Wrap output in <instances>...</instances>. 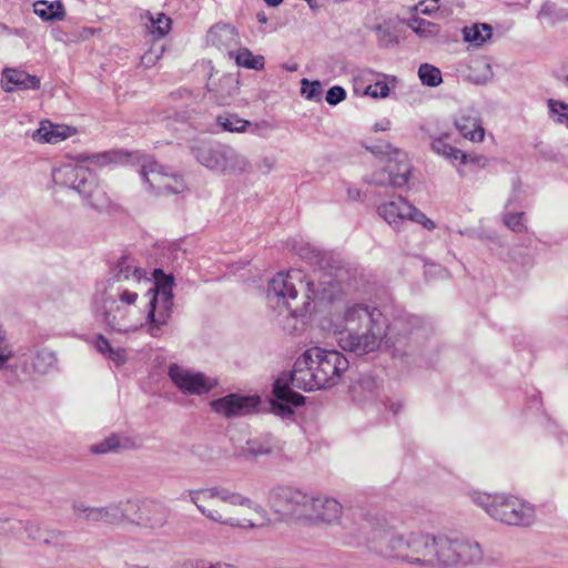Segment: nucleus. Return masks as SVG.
Instances as JSON below:
<instances>
[{
  "instance_id": "obj_1",
  "label": "nucleus",
  "mask_w": 568,
  "mask_h": 568,
  "mask_svg": "<svg viewBox=\"0 0 568 568\" xmlns=\"http://www.w3.org/2000/svg\"><path fill=\"white\" fill-rule=\"evenodd\" d=\"M339 292L341 283L329 275L305 280L301 270H291L277 273L268 282L266 300L278 315L296 320L305 315L312 302H332Z\"/></svg>"
},
{
  "instance_id": "obj_2",
  "label": "nucleus",
  "mask_w": 568,
  "mask_h": 568,
  "mask_svg": "<svg viewBox=\"0 0 568 568\" xmlns=\"http://www.w3.org/2000/svg\"><path fill=\"white\" fill-rule=\"evenodd\" d=\"M335 328L341 335L338 343L344 351L365 355L379 348L390 325L376 305L347 302L336 316Z\"/></svg>"
},
{
  "instance_id": "obj_3",
  "label": "nucleus",
  "mask_w": 568,
  "mask_h": 568,
  "mask_svg": "<svg viewBox=\"0 0 568 568\" xmlns=\"http://www.w3.org/2000/svg\"><path fill=\"white\" fill-rule=\"evenodd\" d=\"M348 366V359L341 352L312 347L295 361L290 382L305 392L331 388L341 382Z\"/></svg>"
},
{
  "instance_id": "obj_4",
  "label": "nucleus",
  "mask_w": 568,
  "mask_h": 568,
  "mask_svg": "<svg viewBox=\"0 0 568 568\" xmlns=\"http://www.w3.org/2000/svg\"><path fill=\"white\" fill-rule=\"evenodd\" d=\"M187 496L191 503L195 505L197 510L205 516L207 519L219 523L221 525L230 526V527H242V528H254L256 525L252 523L251 520H244V523H241L240 520L233 518V517H224L222 513L217 509H209L203 505V501L209 499H219L225 504H230L233 506H243L252 509L257 515H260L262 518H265L266 511L265 509L254 503L248 497L230 490L229 488L221 487V486H213L207 488H200V489H191L187 491Z\"/></svg>"
},
{
  "instance_id": "obj_5",
  "label": "nucleus",
  "mask_w": 568,
  "mask_h": 568,
  "mask_svg": "<svg viewBox=\"0 0 568 568\" xmlns=\"http://www.w3.org/2000/svg\"><path fill=\"white\" fill-rule=\"evenodd\" d=\"M51 175L55 185L78 192L85 204L95 210H104L111 203L94 174L80 163H63L53 168Z\"/></svg>"
},
{
  "instance_id": "obj_6",
  "label": "nucleus",
  "mask_w": 568,
  "mask_h": 568,
  "mask_svg": "<svg viewBox=\"0 0 568 568\" xmlns=\"http://www.w3.org/2000/svg\"><path fill=\"white\" fill-rule=\"evenodd\" d=\"M143 281L149 282L145 270L138 267L131 256L123 255L111 270L101 298L132 306L136 302Z\"/></svg>"
},
{
  "instance_id": "obj_7",
  "label": "nucleus",
  "mask_w": 568,
  "mask_h": 568,
  "mask_svg": "<svg viewBox=\"0 0 568 568\" xmlns=\"http://www.w3.org/2000/svg\"><path fill=\"white\" fill-rule=\"evenodd\" d=\"M471 501L483 508L491 518L514 526L530 525L535 518V509L521 499L504 494H486L473 491Z\"/></svg>"
},
{
  "instance_id": "obj_8",
  "label": "nucleus",
  "mask_w": 568,
  "mask_h": 568,
  "mask_svg": "<svg viewBox=\"0 0 568 568\" xmlns=\"http://www.w3.org/2000/svg\"><path fill=\"white\" fill-rule=\"evenodd\" d=\"M200 164L225 175L244 176L253 172L247 155L227 144H201L193 149Z\"/></svg>"
},
{
  "instance_id": "obj_9",
  "label": "nucleus",
  "mask_w": 568,
  "mask_h": 568,
  "mask_svg": "<svg viewBox=\"0 0 568 568\" xmlns=\"http://www.w3.org/2000/svg\"><path fill=\"white\" fill-rule=\"evenodd\" d=\"M153 276L154 282L149 288V294L152 296L149 302L148 332L153 337H158L172 315L174 277L160 268L154 270Z\"/></svg>"
},
{
  "instance_id": "obj_10",
  "label": "nucleus",
  "mask_w": 568,
  "mask_h": 568,
  "mask_svg": "<svg viewBox=\"0 0 568 568\" xmlns=\"http://www.w3.org/2000/svg\"><path fill=\"white\" fill-rule=\"evenodd\" d=\"M415 531L397 534L374 530L368 538V548L385 559L412 565Z\"/></svg>"
},
{
  "instance_id": "obj_11",
  "label": "nucleus",
  "mask_w": 568,
  "mask_h": 568,
  "mask_svg": "<svg viewBox=\"0 0 568 568\" xmlns=\"http://www.w3.org/2000/svg\"><path fill=\"white\" fill-rule=\"evenodd\" d=\"M369 146L368 150L374 154L386 153L389 159L385 169L374 172L369 179V183L375 185H392L394 187L404 186L409 179L410 163L405 152L393 148L390 144L384 146Z\"/></svg>"
},
{
  "instance_id": "obj_12",
  "label": "nucleus",
  "mask_w": 568,
  "mask_h": 568,
  "mask_svg": "<svg viewBox=\"0 0 568 568\" xmlns=\"http://www.w3.org/2000/svg\"><path fill=\"white\" fill-rule=\"evenodd\" d=\"M311 496L290 486L274 487L268 505L283 519H306Z\"/></svg>"
},
{
  "instance_id": "obj_13",
  "label": "nucleus",
  "mask_w": 568,
  "mask_h": 568,
  "mask_svg": "<svg viewBox=\"0 0 568 568\" xmlns=\"http://www.w3.org/2000/svg\"><path fill=\"white\" fill-rule=\"evenodd\" d=\"M140 175L148 189L158 195L179 194L185 189L180 175L160 166L151 156H143Z\"/></svg>"
},
{
  "instance_id": "obj_14",
  "label": "nucleus",
  "mask_w": 568,
  "mask_h": 568,
  "mask_svg": "<svg viewBox=\"0 0 568 568\" xmlns=\"http://www.w3.org/2000/svg\"><path fill=\"white\" fill-rule=\"evenodd\" d=\"M168 376L173 385L184 395H204L219 385L216 377L193 371L179 364H171Z\"/></svg>"
},
{
  "instance_id": "obj_15",
  "label": "nucleus",
  "mask_w": 568,
  "mask_h": 568,
  "mask_svg": "<svg viewBox=\"0 0 568 568\" xmlns=\"http://www.w3.org/2000/svg\"><path fill=\"white\" fill-rule=\"evenodd\" d=\"M352 398L362 405L365 404H379L388 408L395 416L402 409L399 400L389 398H382L379 383L372 376H362L355 381L349 388Z\"/></svg>"
},
{
  "instance_id": "obj_16",
  "label": "nucleus",
  "mask_w": 568,
  "mask_h": 568,
  "mask_svg": "<svg viewBox=\"0 0 568 568\" xmlns=\"http://www.w3.org/2000/svg\"><path fill=\"white\" fill-rule=\"evenodd\" d=\"M261 399L256 395L229 394L211 402L212 409L226 418L241 417L258 409Z\"/></svg>"
},
{
  "instance_id": "obj_17",
  "label": "nucleus",
  "mask_w": 568,
  "mask_h": 568,
  "mask_svg": "<svg viewBox=\"0 0 568 568\" xmlns=\"http://www.w3.org/2000/svg\"><path fill=\"white\" fill-rule=\"evenodd\" d=\"M377 212L390 226L398 230L409 219H423L424 213L409 204L404 197L395 196L382 203Z\"/></svg>"
},
{
  "instance_id": "obj_18",
  "label": "nucleus",
  "mask_w": 568,
  "mask_h": 568,
  "mask_svg": "<svg viewBox=\"0 0 568 568\" xmlns=\"http://www.w3.org/2000/svg\"><path fill=\"white\" fill-rule=\"evenodd\" d=\"M342 513L343 507L336 499L327 496H311L306 519L331 525L339 520Z\"/></svg>"
},
{
  "instance_id": "obj_19",
  "label": "nucleus",
  "mask_w": 568,
  "mask_h": 568,
  "mask_svg": "<svg viewBox=\"0 0 568 568\" xmlns=\"http://www.w3.org/2000/svg\"><path fill=\"white\" fill-rule=\"evenodd\" d=\"M290 378H278L273 386V395L275 397L272 400V410L283 417L287 418L293 415L292 406H301L304 403V396L295 393L287 382Z\"/></svg>"
},
{
  "instance_id": "obj_20",
  "label": "nucleus",
  "mask_w": 568,
  "mask_h": 568,
  "mask_svg": "<svg viewBox=\"0 0 568 568\" xmlns=\"http://www.w3.org/2000/svg\"><path fill=\"white\" fill-rule=\"evenodd\" d=\"M57 363L54 352L49 348L29 351L19 356V366L24 373L45 374Z\"/></svg>"
},
{
  "instance_id": "obj_21",
  "label": "nucleus",
  "mask_w": 568,
  "mask_h": 568,
  "mask_svg": "<svg viewBox=\"0 0 568 568\" xmlns=\"http://www.w3.org/2000/svg\"><path fill=\"white\" fill-rule=\"evenodd\" d=\"M283 452V445L273 435H264L248 439L243 447L242 455L247 459H258L267 456L280 455Z\"/></svg>"
},
{
  "instance_id": "obj_22",
  "label": "nucleus",
  "mask_w": 568,
  "mask_h": 568,
  "mask_svg": "<svg viewBox=\"0 0 568 568\" xmlns=\"http://www.w3.org/2000/svg\"><path fill=\"white\" fill-rule=\"evenodd\" d=\"M101 302L104 321L112 329L123 333L134 332L136 329L135 325L126 323L130 306L104 298H101Z\"/></svg>"
},
{
  "instance_id": "obj_23",
  "label": "nucleus",
  "mask_w": 568,
  "mask_h": 568,
  "mask_svg": "<svg viewBox=\"0 0 568 568\" xmlns=\"http://www.w3.org/2000/svg\"><path fill=\"white\" fill-rule=\"evenodd\" d=\"M436 536L415 531L412 566L434 567Z\"/></svg>"
},
{
  "instance_id": "obj_24",
  "label": "nucleus",
  "mask_w": 568,
  "mask_h": 568,
  "mask_svg": "<svg viewBox=\"0 0 568 568\" xmlns=\"http://www.w3.org/2000/svg\"><path fill=\"white\" fill-rule=\"evenodd\" d=\"M130 501H120L104 507H94L88 511L85 520L102 521L108 524H120L128 518Z\"/></svg>"
},
{
  "instance_id": "obj_25",
  "label": "nucleus",
  "mask_w": 568,
  "mask_h": 568,
  "mask_svg": "<svg viewBox=\"0 0 568 568\" xmlns=\"http://www.w3.org/2000/svg\"><path fill=\"white\" fill-rule=\"evenodd\" d=\"M169 510L159 501H146L140 508L138 524L151 529L162 528L168 520Z\"/></svg>"
},
{
  "instance_id": "obj_26",
  "label": "nucleus",
  "mask_w": 568,
  "mask_h": 568,
  "mask_svg": "<svg viewBox=\"0 0 568 568\" xmlns=\"http://www.w3.org/2000/svg\"><path fill=\"white\" fill-rule=\"evenodd\" d=\"M75 133V129L64 124H53L42 121L38 130L32 134L33 140L41 143L57 144Z\"/></svg>"
},
{
  "instance_id": "obj_27",
  "label": "nucleus",
  "mask_w": 568,
  "mask_h": 568,
  "mask_svg": "<svg viewBox=\"0 0 568 568\" xmlns=\"http://www.w3.org/2000/svg\"><path fill=\"white\" fill-rule=\"evenodd\" d=\"M457 542L458 538L436 536L434 567H456Z\"/></svg>"
},
{
  "instance_id": "obj_28",
  "label": "nucleus",
  "mask_w": 568,
  "mask_h": 568,
  "mask_svg": "<svg viewBox=\"0 0 568 568\" xmlns=\"http://www.w3.org/2000/svg\"><path fill=\"white\" fill-rule=\"evenodd\" d=\"M207 42L217 49L229 50L232 54L231 50L239 43L237 31L230 24H215L209 31Z\"/></svg>"
},
{
  "instance_id": "obj_29",
  "label": "nucleus",
  "mask_w": 568,
  "mask_h": 568,
  "mask_svg": "<svg viewBox=\"0 0 568 568\" xmlns=\"http://www.w3.org/2000/svg\"><path fill=\"white\" fill-rule=\"evenodd\" d=\"M454 125L465 139L473 142H480L485 136L480 120L471 113L460 114L454 120Z\"/></svg>"
},
{
  "instance_id": "obj_30",
  "label": "nucleus",
  "mask_w": 568,
  "mask_h": 568,
  "mask_svg": "<svg viewBox=\"0 0 568 568\" xmlns=\"http://www.w3.org/2000/svg\"><path fill=\"white\" fill-rule=\"evenodd\" d=\"M483 559V551L478 542L458 538L456 552V567L479 564Z\"/></svg>"
},
{
  "instance_id": "obj_31",
  "label": "nucleus",
  "mask_w": 568,
  "mask_h": 568,
  "mask_svg": "<svg viewBox=\"0 0 568 568\" xmlns=\"http://www.w3.org/2000/svg\"><path fill=\"white\" fill-rule=\"evenodd\" d=\"M98 353L110 361L114 366L120 367L128 361L126 351L123 347H113L108 338L99 334L93 341Z\"/></svg>"
},
{
  "instance_id": "obj_32",
  "label": "nucleus",
  "mask_w": 568,
  "mask_h": 568,
  "mask_svg": "<svg viewBox=\"0 0 568 568\" xmlns=\"http://www.w3.org/2000/svg\"><path fill=\"white\" fill-rule=\"evenodd\" d=\"M450 138L448 132L429 135L432 151L443 156L454 166H457L459 149L450 145L447 140Z\"/></svg>"
},
{
  "instance_id": "obj_33",
  "label": "nucleus",
  "mask_w": 568,
  "mask_h": 568,
  "mask_svg": "<svg viewBox=\"0 0 568 568\" xmlns=\"http://www.w3.org/2000/svg\"><path fill=\"white\" fill-rule=\"evenodd\" d=\"M210 91L217 104L229 105L239 92L237 81L232 75H223Z\"/></svg>"
},
{
  "instance_id": "obj_34",
  "label": "nucleus",
  "mask_w": 568,
  "mask_h": 568,
  "mask_svg": "<svg viewBox=\"0 0 568 568\" xmlns=\"http://www.w3.org/2000/svg\"><path fill=\"white\" fill-rule=\"evenodd\" d=\"M462 33L465 42L479 48L493 37V28L488 23H474L469 27H464Z\"/></svg>"
},
{
  "instance_id": "obj_35",
  "label": "nucleus",
  "mask_w": 568,
  "mask_h": 568,
  "mask_svg": "<svg viewBox=\"0 0 568 568\" xmlns=\"http://www.w3.org/2000/svg\"><path fill=\"white\" fill-rule=\"evenodd\" d=\"M216 125L224 132L245 133L251 126L248 120L240 118L236 113L223 112L215 119Z\"/></svg>"
},
{
  "instance_id": "obj_36",
  "label": "nucleus",
  "mask_w": 568,
  "mask_h": 568,
  "mask_svg": "<svg viewBox=\"0 0 568 568\" xmlns=\"http://www.w3.org/2000/svg\"><path fill=\"white\" fill-rule=\"evenodd\" d=\"M3 77L8 83L13 84L14 88L20 90H36L40 88V79L23 71L7 69L3 72Z\"/></svg>"
},
{
  "instance_id": "obj_37",
  "label": "nucleus",
  "mask_w": 568,
  "mask_h": 568,
  "mask_svg": "<svg viewBox=\"0 0 568 568\" xmlns=\"http://www.w3.org/2000/svg\"><path fill=\"white\" fill-rule=\"evenodd\" d=\"M149 23L146 28L154 38H163L171 30L172 20L164 13L152 14L148 12Z\"/></svg>"
},
{
  "instance_id": "obj_38",
  "label": "nucleus",
  "mask_w": 568,
  "mask_h": 568,
  "mask_svg": "<svg viewBox=\"0 0 568 568\" xmlns=\"http://www.w3.org/2000/svg\"><path fill=\"white\" fill-rule=\"evenodd\" d=\"M34 13L43 20H61L64 10L60 2L38 1L34 3Z\"/></svg>"
},
{
  "instance_id": "obj_39",
  "label": "nucleus",
  "mask_w": 568,
  "mask_h": 568,
  "mask_svg": "<svg viewBox=\"0 0 568 568\" xmlns=\"http://www.w3.org/2000/svg\"><path fill=\"white\" fill-rule=\"evenodd\" d=\"M408 27L420 38H435L439 34L440 28L438 24L428 20L414 17L409 19Z\"/></svg>"
},
{
  "instance_id": "obj_40",
  "label": "nucleus",
  "mask_w": 568,
  "mask_h": 568,
  "mask_svg": "<svg viewBox=\"0 0 568 568\" xmlns=\"http://www.w3.org/2000/svg\"><path fill=\"white\" fill-rule=\"evenodd\" d=\"M378 44L383 48L394 47L399 43L396 28L389 23L384 22L375 27Z\"/></svg>"
},
{
  "instance_id": "obj_41",
  "label": "nucleus",
  "mask_w": 568,
  "mask_h": 568,
  "mask_svg": "<svg viewBox=\"0 0 568 568\" xmlns=\"http://www.w3.org/2000/svg\"><path fill=\"white\" fill-rule=\"evenodd\" d=\"M236 63L241 67L253 70H262L264 68V58L254 55L248 49H240L235 54Z\"/></svg>"
},
{
  "instance_id": "obj_42",
  "label": "nucleus",
  "mask_w": 568,
  "mask_h": 568,
  "mask_svg": "<svg viewBox=\"0 0 568 568\" xmlns=\"http://www.w3.org/2000/svg\"><path fill=\"white\" fill-rule=\"evenodd\" d=\"M418 77L422 83L427 87H437L443 82L440 70L428 63L419 65Z\"/></svg>"
},
{
  "instance_id": "obj_43",
  "label": "nucleus",
  "mask_w": 568,
  "mask_h": 568,
  "mask_svg": "<svg viewBox=\"0 0 568 568\" xmlns=\"http://www.w3.org/2000/svg\"><path fill=\"white\" fill-rule=\"evenodd\" d=\"M538 18L548 19L551 22L568 20V10L558 8L555 2L546 1L538 12Z\"/></svg>"
},
{
  "instance_id": "obj_44",
  "label": "nucleus",
  "mask_w": 568,
  "mask_h": 568,
  "mask_svg": "<svg viewBox=\"0 0 568 568\" xmlns=\"http://www.w3.org/2000/svg\"><path fill=\"white\" fill-rule=\"evenodd\" d=\"M301 93L307 100L311 101H321L322 99V84L320 81H310L307 79H303L301 81Z\"/></svg>"
},
{
  "instance_id": "obj_45",
  "label": "nucleus",
  "mask_w": 568,
  "mask_h": 568,
  "mask_svg": "<svg viewBox=\"0 0 568 568\" xmlns=\"http://www.w3.org/2000/svg\"><path fill=\"white\" fill-rule=\"evenodd\" d=\"M465 164H475V165L484 168L487 164V159L483 155H479L476 153H466L460 150L459 154H458L457 170H458L459 175H462V176L464 175V172L459 168V165H465Z\"/></svg>"
},
{
  "instance_id": "obj_46",
  "label": "nucleus",
  "mask_w": 568,
  "mask_h": 568,
  "mask_svg": "<svg viewBox=\"0 0 568 568\" xmlns=\"http://www.w3.org/2000/svg\"><path fill=\"white\" fill-rule=\"evenodd\" d=\"M504 223L511 231L521 233L526 231L525 213H506L504 215Z\"/></svg>"
},
{
  "instance_id": "obj_47",
  "label": "nucleus",
  "mask_w": 568,
  "mask_h": 568,
  "mask_svg": "<svg viewBox=\"0 0 568 568\" xmlns=\"http://www.w3.org/2000/svg\"><path fill=\"white\" fill-rule=\"evenodd\" d=\"M120 447V438L116 435L103 439L102 442L93 445L91 452L94 454H106Z\"/></svg>"
},
{
  "instance_id": "obj_48",
  "label": "nucleus",
  "mask_w": 568,
  "mask_h": 568,
  "mask_svg": "<svg viewBox=\"0 0 568 568\" xmlns=\"http://www.w3.org/2000/svg\"><path fill=\"white\" fill-rule=\"evenodd\" d=\"M407 324L409 326V328H399V332H398V342L400 341V338H404V339H408L409 343H416L419 337H420V331L418 328H415V325L417 324V318L416 317H409L407 320Z\"/></svg>"
},
{
  "instance_id": "obj_49",
  "label": "nucleus",
  "mask_w": 568,
  "mask_h": 568,
  "mask_svg": "<svg viewBox=\"0 0 568 568\" xmlns=\"http://www.w3.org/2000/svg\"><path fill=\"white\" fill-rule=\"evenodd\" d=\"M13 356V349L7 339L6 332L0 326V369H2L8 361Z\"/></svg>"
},
{
  "instance_id": "obj_50",
  "label": "nucleus",
  "mask_w": 568,
  "mask_h": 568,
  "mask_svg": "<svg viewBox=\"0 0 568 568\" xmlns=\"http://www.w3.org/2000/svg\"><path fill=\"white\" fill-rule=\"evenodd\" d=\"M346 99V91L341 85H334L328 89L325 100L329 105H337Z\"/></svg>"
},
{
  "instance_id": "obj_51",
  "label": "nucleus",
  "mask_w": 568,
  "mask_h": 568,
  "mask_svg": "<svg viewBox=\"0 0 568 568\" xmlns=\"http://www.w3.org/2000/svg\"><path fill=\"white\" fill-rule=\"evenodd\" d=\"M365 94L372 98H386L389 94L387 83L377 81L365 89Z\"/></svg>"
},
{
  "instance_id": "obj_52",
  "label": "nucleus",
  "mask_w": 568,
  "mask_h": 568,
  "mask_svg": "<svg viewBox=\"0 0 568 568\" xmlns=\"http://www.w3.org/2000/svg\"><path fill=\"white\" fill-rule=\"evenodd\" d=\"M559 105H567V104L564 102H560V101L552 100V99H550L548 101V106H549V112H550L551 118L554 119L555 122L562 124L565 122L567 114H566V112H564V110H561V108Z\"/></svg>"
},
{
  "instance_id": "obj_53",
  "label": "nucleus",
  "mask_w": 568,
  "mask_h": 568,
  "mask_svg": "<svg viewBox=\"0 0 568 568\" xmlns=\"http://www.w3.org/2000/svg\"><path fill=\"white\" fill-rule=\"evenodd\" d=\"M79 162H85L89 161L90 163L98 164V165H104L111 161V158L108 153H98L92 155H79L78 156Z\"/></svg>"
},
{
  "instance_id": "obj_54",
  "label": "nucleus",
  "mask_w": 568,
  "mask_h": 568,
  "mask_svg": "<svg viewBox=\"0 0 568 568\" xmlns=\"http://www.w3.org/2000/svg\"><path fill=\"white\" fill-rule=\"evenodd\" d=\"M205 559L185 558L176 560L172 568H204Z\"/></svg>"
},
{
  "instance_id": "obj_55",
  "label": "nucleus",
  "mask_w": 568,
  "mask_h": 568,
  "mask_svg": "<svg viewBox=\"0 0 568 568\" xmlns=\"http://www.w3.org/2000/svg\"><path fill=\"white\" fill-rule=\"evenodd\" d=\"M24 531L28 536V538L33 540H40L41 534H40V527L37 523L33 521H26L23 524Z\"/></svg>"
},
{
  "instance_id": "obj_56",
  "label": "nucleus",
  "mask_w": 568,
  "mask_h": 568,
  "mask_svg": "<svg viewBox=\"0 0 568 568\" xmlns=\"http://www.w3.org/2000/svg\"><path fill=\"white\" fill-rule=\"evenodd\" d=\"M275 163L274 156H263L257 163V168L263 174H268L274 169Z\"/></svg>"
},
{
  "instance_id": "obj_57",
  "label": "nucleus",
  "mask_w": 568,
  "mask_h": 568,
  "mask_svg": "<svg viewBox=\"0 0 568 568\" xmlns=\"http://www.w3.org/2000/svg\"><path fill=\"white\" fill-rule=\"evenodd\" d=\"M272 126L270 125L268 122L266 121H262V122H258V123H251V126L248 128V130L253 133V134H256V135H261V136H264V132L265 131H268L271 130Z\"/></svg>"
},
{
  "instance_id": "obj_58",
  "label": "nucleus",
  "mask_w": 568,
  "mask_h": 568,
  "mask_svg": "<svg viewBox=\"0 0 568 568\" xmlns=\"http://www.w3.org/2000/svg\"><path fill=\"white\" fill-rule=\"evenodd\" d=\"M204 568H240L233 564L224 562V561H211L205 559Z\"/></svg>"
},
{
  "instance_id": "obj_59",
  "label": "nucleus",
  "mask_w": 568,
  "mask_h": 568,
  "mask_svg": "<svg viewBox=\"0 0 568 568\" xmlns=\"http://www.w3.org/2000/svg\"><path fill=\"white\" fill-rule=\"evenodd\" d=\"M72 508L77 515L82 516L85 519L88 511L93 507L85 506L83 503H74Z\"/></svg>"
},
{
  "instance_id": "obj_60",
  "label": "nucleus",
  "mask_w": 568,
  "mask_h": 568,
  "mask_svg": "<svg viewBox=\"0 0 568 568\" xmlns=\"http://www.w3.org/2000/svg\"><path fill=\"white\" fill-rule=\"evenodd\" d=\"M390 120L388 119H383L382 121L375 123L374 125V130L375 131H387L390 129Z\"/></svg>"
},
{
  "instance_id": "obj_61",
  "label": "nucleus",
  "mask_w": 568,
  "mask_h": 568,
  "mask_svg": "<svg viewBox=\"0 0 568 568\" xmlns=\"http://www.w3.org/2000/svg\"><path fill=\"white\" fill-rule=\"evenodd\" d=\"M409 221L420 223L428 230H433L435 227L434 222L432 220L427 219L425 214H424L423 219H409Z\"/></svg>"
},
{
  "instance_id": "obj_62",
  "label": "nucleus",
  "mask_w": 568,
  "mask_h": 568,
  "mask_svg": "<svg viewBox=\"0 0 568 568\" xmlns=\"http://www.w3.org/2000/svg\"><path fill=\"white\" fill-rule=\"evenodd\" d=\"M439 8V6H436V4H433V6H426V7H422V4L419 3L417 9L419 10L420 13L423 14H430L435 11H437Z\"/></svg>"
},
{
  "instance_id": "obj_63",
  "label": "nucleus",
  "mask_w": 568,
  "mask_h": 568,
  "mask_svg": "<svg viewBox=\"0 0 568 568\" xmlns=\"http://www.w3.org/2000/svg\"><path fill=\"white\" fill-rule=\"evenodd\" d=\"M347 194L348 197L353 201L358 200L361 197V191L357 189H348Z\"/></svg>"
},
{
  "instance_id": "obj_64",
  "label": "nucleus",
  "mask_w": 568,
  "mask_h": 568,
  "mask_svg": "<svg viewBox=\"0 0 568 568\" xmlns=\"http://www.w3.org/2000/svg\"><path fill=\"white\" fill-rule=\"evenodd\" d=\"M264 2L270 7H277L283 2V0H264Z\"/></svg>"
}]
</instances>
